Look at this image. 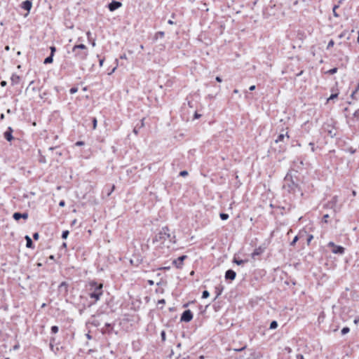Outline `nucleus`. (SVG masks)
I'll return each mask as SVG.
<instances>
[{
    "instance_id": "nucleus-1",
    "label": "nucleus",
    "mask_w": 359,
    "mask_h": 359,
    "mask_svg": "<svg viewBox=\"0 0 359 359\" xmlns=\"http://www.w3.org/2000/svg\"><path fill=\"white\" fill-rule=\"evenodd\" d=\"M74 57L79 61L84 60L88 55L87 47L84 44L75 45L72 49Z\"/></svg>"
},
{
    "instance_id": "nucleus-2",
    "label": "nucleus",
    "mask_w": 359,
    "mask_h": 359,
    "mask_svg": "<svg viewBox=\"0 0 359 359\" xmlns=\"http://www.w3.org/2000/svg\"><path fill=\"white\" fill-rule=\"evenodd\" d=\"M283 187L289 192L294 191L297 187V184L294 181L292 175L290 173H287L285 177Z\"/></svg>"
},
{
    "instance_id": "nucleus-3",
    "label": "nucleus",
    "mask_w": 359,
    "mask_h": 359,
    "mask_svg": "<svg viewBox=\"0 0 359 359\" xmlns=\"http://www.w3.org/2000/svg\"><path fill=\"white\" fill-rule=\"evenodd\" d=\"M175 238V236L171 237L170 234V230L167 226L163 227L158 234L156 236V241H165L169 239L170 242L175 243L173 240Z\"/></svg>"
},
{
    "instance_id": "nucleus-4",
    "label": "nucleus",
    "mask_w": 359,
    "mask_h": 359,
    "mask_svg": "<svg viewBox=\"0 0 359 359\" xmlns=\"http://www.w3.org/2000/svg\"><path fill=\"white\" fill-rule=\"evenodd\" d=\"M92 286H95V290L93 292L90 293V298L95 299V300L97 302L100 299V297L102 295V284H98L97 285L96 283H91Z\"/></svg>"
},
{
    "instance_id": "nucleus-5",
    "label": "nucleus",
    "mask_w": 359,
    "mask_h": 359,
    "mask_svg": "<svg viewBox=\"0 0 359 359\" xmlns=\"http://www.w3.org/2000/svg\"><path fill=\"white\" fill-rule=\"evenodd\" d=\"M327 207L330 209H332L334 212H337L340 209V206L338 205V197L334 196L332 198V199L328 202Z\"/></svg>"
},
{
    "instance_id": "nucleus-6",
    "label": "nucleus",
    "mask_w": 359,
    "mask_h": 359,
    "mask_svg": "<svg viewBox=\"0 0 359 359\" xmlns=\"http://www.w3.org/2000/svg\"><path fill=\"white\" fill-rule=\"evenodd\" d=\"M193 318V314L190 310H186L183 312L181 316V321L189 322Z\"/></svg>"
},
{
    "instance_id": "nucleus-7",
    "label": "nucleus",
    "mask_w": 359,
    "mask_h": 359,
    "mask_svg": "<svg viewBox=\"0 0 359 359\" xmlns=\"http://www.w3.org/2000/svg\"><path fill=\"white\" fill-rule=\"evenodd\" d=\"M121 3L119 1H112L109 5L108 8L110 11H114L121 6Z\"/></svg>"
},
{
    "instance_id": "nucleus-8",
    "label": "nucleus",
    "mask_w": 359,
    "mask_h": 359,
    "mask_svg": "<svg viewBox=\"0 0 359 359\" xmlns=\"http://www.w3.org/2000/svg\"><path fill=\"white\" fill-rule=\"evenodd\" d=\"M187 258V256L186 255H182V256H180L177 259L174 260L173 261V263L175 264V265L177 267V268H180L182 264H183V262L184 260Z\"/></svg>"
},
{
    "instance_id": "nucleus-9",
    "label": "nucleus",
    "mask_w": 359,
    "mask_h": 359,
    "mask_svg": "<svg viewBox=\"0 0 359 359\" xmlns=\"http://www.w3.org/2000/svg\"><path fill=\"white\" fill-rule=\"evenodd\" d=\"M236 272L231 269L227 270L225 273V278L229 279L231 280H234L236 278Z\"/></svg>"
},
{
    "instance_id": "nucleus-10",
    "label": "nucleus",
    "mask_w": 359,
    "mask_h": 359,
    "mask_svg": "<svg viewBox=\"0 0 359 359\" xmlns=\"http://www.w3.org/2000/svg\"><path fill=\"white\" fill-rule=\"evenodd\" d=\"M13 129L11 127H8V130L4 133V137L8 141L11 142L13 137L12 135Z\"/></svg>"
},
{
    "instance_id": "nucleus-11",
    "label": "nucleus",
    "mask_w": 359,
    "mask_h": 359,
    "mask_svg": "<svg viewBox=\"0 0 359 359\" xmlns=\"http://www.w3.org/2000/svg\"><path fill=\"white\" fill-rule=\"evenodd\" d=\"M32 6V3L29 0H26V1H23L22 3V6H21V7L23 9L27 11L28 12L31 10Z\"/></svg>"
},
{
    "instance_id": "nucleus-12",
    "label": "nucleus",
    "mask_w": 359,
    "mask_h": 359,
    "mask_svg": "<svg viewBox=\"0 0 359 359\" xmlns=\"http://www.w3.org/2000/svg\"><path fill=\"white\" fill-rule=\"evenodd\" d=\"M344 248L340 245L334 246V248L332 250V252L334 254L343 255L344 253Z\"/></svg>"
},
{
    "instance_id": "nucleus-13",
    "label": "nucleus",
    "mask_w": 359,
    "mask_h": 359,
    "mask_svg": "<svg viewBox=\"0 0 359 359\" xmlns=\"http://www.w3.org/2000/svg\"><path fill=\"white\" fill-rule=\"evenodd\" d=\"M13 217L14 218V219L15 220H19L21 218H23V219H27L28 217V214L27 213H20V212H15L13 215Z\"/></svg>"
},
{
    "instance_id": "nucleus-14",
    "label": "nucleus",
    "mask_w": 359,
    "mask_h": 359,
    "mask_svg": "<svg viewBox=\"0 0 359 359\" xmlns=\"http://www.w3.org/2000/svg\"><path fill=\"white\" fill-rule=\"evenodd\" d=\"M285 137L287 139L289 138V135H287V132L285 133H280V134H279L278 135L277 138L276 139L275 142L276 143H278V142H283L284 139L285 138Z\"/></svg>"
},
{
    "instance_id": "nucleus-15",
    "label": "nucleus",
    "mask_w": 359,
    "mask_h": 359,
    "mask_svg": "<svg viewBox=\"0 0 359 359\" xmlns=\"http://www.w3.org/2000/svg\"><path fill=\"white\" fill-rule=\"evenodd\" d=\"M20 76L17 74H13L11 77L12 85H16L20 82Z\"/></svg>"
},
{
    "instance_id": "nucleus-16",
    "label": "nucleus",
    "mask_w": 359,
    "mask_h": 359,
    "mask_svg": "<svg viewBox=\"0 0 359 359\" xmlns=\"http://www.w3.org/2000/svg\"><path fill=\"white\" fill-rule=\"evenodd\" d=\"M26 246L27 248H32L33 246V242L29 236H25Z\"/></svg>"
},
{
    "instance_id": "nucleus-17",
    "label": "nucleus",
    "mask_w": 359,
    "mask_h": 359,
    "mask_svg": "<svg viewBox=\"0 0 359 359\" xmlns=\"http://www.w3.org/2000/svg\"><path fill=\"white\" fill-rule=\"evenodd\" d=\"M263 252V249L261 248H258L254 250V252L252 254V257H255V256L259 255Z\"/></svg>"
},
{
    "instance_id": "nucleus-18",
    "label": "nucleus",
    "mask_w": 359,
    "mask_h": 359,
    "mask_svg": "<svg viewBox=\"0 0 359 359\" xmlns=\"http://www.w3.org/2000/svg\"><path fill=\"white\" fill-rule=\"evenodd\" d=\"M164 35H165L164 32H161V31L158 32L155 34L154 39L157 40L158 38H163L164 36Z\"/></svg>"
},
{
    "instance_id": "nucleus-19",
    "label": "nucleus",
    "mask_w": 359,
    "mask_h": 359,
    "mask_svg": "<svg viewBox=\"0 0 359 359\" xmlns=\"http://www.w3.org/2000/svg\"><path fill=\"white\" fill-rule=\"evenodd\" d=\"M53 56L50 55V56L47 57L44 60L43 63H44V64H49V63H52V62H53Z\"/></svg>"
},
{
    "instance_id": "nucleus-20",
    "label": "nucleus",
    "mask_w": 359,
    "mask_h": 359,
    "mask_svg": "<svg viewBox=\"0 0 359 359\" xmlns=\"http://www.w3.org/2000/svg\"><path fill=\"white\" fill-rule=\"evenodd\" d=\"M278 327V323L276 320H273L270 324V329L274 330Z\"/></svg>"
},
{
    "instance_id": "nucleus-21",
    "label": "nucleus",
    "mask_w": 359,
    "mask_h": 359,
    "mask_svg": "<svg viewBox=\"0 0 359 359\" xmlns=\"http://www.w3.org/2000/svg\"><path fill=\"white\" fill-rule=\"evenodd\" d=\"M246 262H247L246 260L237 259L236 258H234V259H233V262L236 263L238 265H241L242 264H243V263H245Z\"/></svg>"
},
{
    "instance_id": "nucleus-22",
    "label": "nucleus",
    "mask_w": 359,
    "mask_h": 359,
    "mask_svg": "<svg viewBox=\"0 0 359 359\" xmlns=\"http://www.w3.org/2000/svg\"><path fill=\"white\" fill-rule=\"evenodd\" d=\"M338 69L337 67L332 68L326 72V74H334L337 72Z\"/></svg>"
},
{
    "instance_id": "nucleus-23",
    "label": "nucleus",
    "mask_w": 359,
    "mask_h": 359,
    "mask_svg": "<svg viewBox=\"0 0 359 359\" xmlns=\"http://www.w3.org/2000/svg\"><path fill=\"white\" fill-rule=\"evenodd\" d=\"M219 217L222 220H226L229 218V215L226 213H220Z\"/></svg>"
},
{
    "instance_id": "nucleus-24",
    "label": "nucleus",
    "mask_w": 359,
    "mask_h": 359,
    "mask_svg": "<svg viewBox=\"0 0 359 359\" xmlns=\"http://www.w3.org/2000/svg\"><path fill=\"white\" fill-rule=\"evenodd\" d=\"M350 331L349 328L348 327H345L341 330V334L344 335L347 333H348Z\"/></svg>"
},
{
    "instance_id": "nucleus-25",
    "label": "nucleus",
    "mask_w": 359,
    "mask_h": 359,
    "mask_svg": "<svg viewBox=\"0 0 359 359\" xmlns=\"http://www.w3.org/2000/svg\"><path fill=\"white\" fill-rule=\"evenodd\" d=\"M58 330H59V328L57 326H56V325L52 326V327H51L52 333L56 334L58 332Z\"/></svg>"
},
{
    "instance_id": "nucleus-26",
    "label": "nucleus",
    "mask_w": 359,
    "mask_h": 359,
    "mask_svg": "<svg viewBox=\"0 0 359 359\" xmlns=\"http://www.w3.org/2000/svg\"><path fill=\"white\" fill-rule=\"evenodd\" d=\"M69 231L66 230V231H64L62 233V238L63 239H66L67 237H68V235H69Z\"/></svg>"
},
{
    "instance_id": "nucleus-27",
    "label": "nucleus",
    "mask_w": 359,
    "mask_h": 359,
    "mask_svg": "<svg viewBox=\"0 0 359 359\" xmlns=\"http://www.w3.org/2000/svg\"><path fill=\"white\" fill-rule=\"evenodd\" d=\"M210 296V293L207 290H204L202 294V298H208Z\"/></svg>"
},
{
    "instance_id": "nucleus-28",
    "label": "nucleus",
    "mask_w": 359,
    "mask_h": 359,
    "mask_svg": "<svg viewBox=\"0 0 359 359\" xmlns=\"http://www.w3.org/2000/svg\"><path fill=\"white\" fill-rule=\"evenodd\" d=\"M338 96V94L337 93H334V94H332L330 97L327 99V101H330V100H332L336 97H337Z\"/></svg>"
},
{
    "instance_id": "nucleus-29",
    "label": "nucleus",
    "mask_w": 359,
    "mask_h": 359,
    "mask_svg": "<svg viewBox=\"0 0 359 359\" xmlns=\"http://www.w3.org/2000/svg\"><path fill=\"white\" fill-rule=\"evenodd\" d=\"M299 239V237L297 236H296L294 239L292 240V241L290 243V245L293 246L295 245L296 242L298 241Z\"/></svg>"
},
{
    "instance_id": "nucleus-30",
    "label": "nucleus",
    "mask_w": 359,
    "mask_h": 359,
    "mask_svg": "<svg viewBox=\"0 0 359 359\" xmlns=\"http://www.w3.org/2000/svg\"><path fill=\"white\" fill-rule=\"evenodd\" d=\"M334 44V42L333 40H330L327 44V49H329L331 47H332Z\"/></svg>"
},
{
    "instance_id": "nucleus-31",
    "label": "nucleus",
    "mask_w": 359,
    "mask_h": 359,
    "mask_svg": "<svg viewBox=\"0 0 359 359\" xmlns=\"http://www.w3.org/2000/svg\"><path fill=\"white\" fill-rule=\"evenodd\" d=\"M77 91H78V88H72L69 90V93H70L71 94H74V93H76Z\"/></svg>"
},
{
    "instance_id": "nucleus-32",
    "label": "nucleus",
    "mask_w": 359,
    "mask_h": 359,
    "mask_svg": "<svg viewBox=\"0 0 359 359\" xmlns=\"http://www.w3.org/2000/svg\"><path fill=\"white\" fill-rule=\"evenodd\" d=\"M188 175V172L186 170H182L180 172V175L182 177H185Z\"/></svg>"
},
{
    "instance_id": "nucleus-33",
    "label": "nucleus",
    "mask_w": 359,
    "mask_h": 359,
    "mask_svg": "<svg viewBox=\"0 0 359 359\" xmlns=\"http://www.w3.org/2000/svg\"><path fill=\"white\" fill-rule=\"evenodd\" d=\"M55 50H56L55 47V46H51L50 47V55L53 56Z\"/></svg>"
},
{
    "instance_id": "nucleus-34",
    "label": "nucleus",
    "mask_w": 359,
    "mask_h": 359,
    "mask_svg": "<svg viewBox=\"0 0 359 359\" xmlns=\"http://www.w3.org/2000/svg\"><path fill=\"white\" fill-rule=\"evenodd\" d=\"M162 341H165V331H162L161 333Z\"/></svg>"
},
{
    "instance_id": "nucleus-35",
    "label": "nucleus",
    "mask_w": 359,
    "mask_h": 359,
    "mask_svg": "<svg viewBox=\"0 0 359 359\" xmlns=\"http://www.w3.org/2000/svg\"><path fill=\"white\" fill-rule=\"evenodd\" d=\"M338 8H339V6H334L333 7V11H333L334 15L336 16V17L338 16V15L336 13L337 12L336 9Z\"/></svg>"
},
{
    "instance_id": "nucleus-36",
    "label": "nucleus",
    "mask_w": 359,
    "mask_h": 359,
    "mask_svg": "<svg viewBox=\"0 0 359 359\" xmlns=\"http://www.w3.org/2000/svg\"><path fill=\"white\" fill-rule=\"evenodd\" d=\"M93 129H95L97 127V119L95 118H93Z\"/></svg>"
},
{
    "instance_id": "nucleus-37",
    "label": "nucleus",
    "mask_w": 359,
    "mask_h": 359,
    "mask_svg": "<svg viewBox=\"0 0 359 359\" xmlns=\"http://www.w3.org/2000/svg\"><path fill=\"white\" fill-rule=\"evenodd\" d=\"M33 238H34V240H38V239H39V233H34L33 234Z\"/></svg>"
},
{
    "instance_id": "nucleus-38",
    "label": "nucleus",
    "mask_w": 359,
    "mask_h": 359,
    "mask_svg": "<svg viewBox=\"0 0 359 359\" xmlns=\"http://www.w3.org/2000/svg\"><path fill=\"white\" fill-rule=\"evenodd\" d=\"M327 245L329 247L332 248V249L334 248V246H336V245L333 242H332V241L329 242Z\"/></svg>"
},
{
    "instance_id": "nucleus-39",
    "label": "nucleus",
    "mask_w": 359,
    "mask_h": 359,
    "mask_svg": "<svg viewBox=\"0 0 359 359\" xmlns=\"http://www.w3.org/2000/svg\"><path fill=\"white\" fill-rule=\"evenodd\" d=\"M245 348V346H243V347H242L241 348H235L234 351H236V352H239V351H242Z\"/></svg>"
},
{
    "instance_id": "nucleus-40",
    "label": "nucleus",
    "mask_w": 359,
    "mask_h": 359,
    "mask_svg": "<svg viewBox=\"0 0 359 359\" xmlns=\"http://www.w3.org/2000/svg\"><path fill=\"white\" fill-rule=\"evenodd\" d=\"M83 144H84V142H82V141H79V142H77L76 143V146H82V145H83Z\"/></svg>"
},
{
    "instance_id": "nucleus-41",
    "label": "nucleus",
    "mask_w": 359,
    "mask_h": 359,
    "mask_svg": "<svg viewBox=\"0 0 359 359\" xmlns=\"http://www.w3.org/2000/svg\"><path fill=\"white\" fill-rule=\"evenodd\" d=\"M329 217V215L327 214L323 216V220L325 222H327V218Z\"/></svg>"
},
{
    "instance_id": "nucleus-42",
    "label": "nucleus",
    "mask_w": 359,
    "mask_h": 359,
    "mask_svg": "<svg viewBox=\"0 0 359 359\" xmlns=\"http://www.w3.org/2000/svg\"><path fill=\"white\" fill-rule=\"evenodd\" d=\"M313 236L312 235H310L307 239V243L308 244H309V243L311 241V240L313 239Z\"/></svg>"
},
{
    "instance_id": "nucleus-43",
    "label": "nucleus",
    "mask_w": 359,
    "mask_h": 359,
    "mask_svg": "<svg viewBox=\"0 0 359 359\" xmlns=\"http://www.w3.org/2000/svg\"><path fill=\"white\" fill-rule=\"evenodd\" d=\"M59 205L61 206V207H64L65 205V202L64 201H61L59 203Z\"/></svg>"
},
{
    "instance_id": "nucleus-44",
    "label": "nucleus",
    "mask_w": 359,
    "mask_h": 359,
    "mask_svg": "<svg viewBox=\"0 0 359 359\" xmlns=\"http://www.w3.org/2000/svg\"><path fill=\"white\" fill-rule=\"evenodd\" d=\"M0 84H1V86L5 87L6 86L7 83L5 81H2Z\"/></svg>"
},
{
    "instance_id": "nucleus-45",
    "label": "nucleus",
    "mask_w": 359,
    "mask_h": 359,
    "mask_svg": "<svg viewBox=\"0 0 359 359\" xmlns=\"http://www.w3.org/2000/svg\"><path fill=\"white\" fill-rule=\"evenodd\" d=\"M354 116L356 117V118H359V110H357L355 113H354Z\"/></svg>"
},
{
    "instance_id": "nucleus-46",
    "label": "nucleus",
    "mask_w": 359,
    "mask_h": 359,
    "mask_svg": "<svg viewBox=\"0 0 359 359\" xmlns=\"http://www.w3.org/2000/svg\"><path fill=\"white\" fill-rule=\"evenodd\" d=\"M86 35H87L88 39V40H90V36H91V33H90V32H88L86 33Z\"/></svg>"
},
{
    "instance_id": "nucleus-47",
    "label": "nucleus",
    "mask_w": 359,
    "mask_h": 359,
    "mask_svg": "<svg viewBox=\"0 0 359 359\" xmlns=\"http://www.w3.org/2000/svg\"><path fill=\"white\" fill-rule=\"evenodd\" d=\"M199 117H201V114H198V113H195L194 114V118H198Z\"/></svg>"
},
{
    "instance_id": "nucleus-48",
    "label": "nucleus",
    "mask_w": 359,
    "mask_h": 359,
    "mask_svg": "<svg viewBox=\"0 0 359 359\" xmlns=\"http://www.w3.org/2000/svg\"><path fill=\"white\" fill-rule=\"evenodd\" d=\"M297 359H304V357L302 355L299 354L297 355Z\"/></svg>"
},
{
    "instance_id": "nucleus-49",
    "label": "nucleus",
    "mask_w": 359,
    "mask_h": 359,
    "mask_svg": "<svg viewBox=\"0 0 359 359\" xmlns=\"http://www.w3.org/2000/svg\"><path fill=\"white\" fill-rule=\"evenodd\" d=\"M148 283L149 285H153L154 284V282L151 280H148Z\"/></svg>"
},
{
    "instance_id": "nucleus-50",
    "label": "nucleus",
    "mask_w": 359,
    "mask_h": 359,
    "mask_svg": "<svg viewBox=\"0 0 359 359\" xmlns=\"http://www.w3.org/2000/svg\"><path fill=\"white\" fill-rule=\"evenodd\" d=\"M215 79H216V81H218V82H222V80L221 77H219V76H217Z\"/></svg>"
},
{
    "instance_id": "nucleus-51",
    "label": "nucleus",
    "mask_w": 359,
    "mask_h": 359,
    "mask_svg": "<svg viewBox=\"0 0 359 359\" xmlns=\"http://www.w3.org/2000/svg\"><path fill=\"white\" fill-rule=\"evenodd\" d=\"M255 89V86H251L249 88L250 90H254Z\"/></svg>"
},
{
    "instance_id": "nucleus-52",
    "label": "nucleus",
    "mask_w": 359,
    "mask_h": 359,
    "mask_svg": "<svg viewBox=\"0 0 359 359\" xmlns=\"http://www.w3.org/2000/svg\"><path fill=\"white\" fill-rule=\"evenodd\" d=\"M91 45L93 47H95L96 43H95V40H93L92 42H91Z\"/></svg>"
},
{
    "instance_id": "nucleus-53",
    "label": "nucleus",
    "mask_w": 359,
    "mask_h": 359,
    "mask_svg": "<svg viewBox=\"0 0 359 359\" xmlns=\"http://www.w3.org/2000/svg\"><path fill=\"white\" fill-rule=\"evenodd\" d=\"M103 62H104V59H101V60H100V67H102V66Z\"/></svg>"
},
{
    "instance_id": "nucleus-54",
    "label": "nucleus",
    "mask_w": 359,
    "mask_h": 359,
    "mask_svg": "<svg viewBox=\"0 0 359 359\" xmlns=\"http://www.w3.org/2000/svg\"><path fill=\"white\" fill-rule=\"evenodd\" d=\"M309 145H310V146H311V150H312L313 151H314L313 143H311H311L309 144Z\"/></svg>"
},
{
    "instance_id": "nucleus-55",
    "label": "nucleus",
    "mask_w": 359,
    "mask_h": 359,
    "mask_svg": "<svg viewBox=\"0 0 359 359\" xmlns=\"http://www.w3.org/2000/svg\"><path fill=\"white\" fill-rule=\"evenodd\" d=\"M168 23L169 25H173V24H174V22H173L172 20H169L168 21Z\"/></svg>"
},
{
    "instance_id": "nucleus-56",
    "label": "nucleus",
    "mask_w": 359,
    "mask_h": 359,
    "mask_svg": "<svg viewBox=\"0 0 359 359\" xmlns=\"http://www.w3.org/2000/svg\"><path fill=\"white\" fill-rule=\"evenodd\" d=\"M5 50H7V51H8V50H10V47H9V46H6L5 47Z\"/></svg>"
},
{
    "instance_id": "nucleus-57",
    "label": "nucleus",
    "mask_w": 359,
    "mask_h": 359,
    "mask_svg": "<svg viewBox=\"0 0 359 359\" xmlns=\"http://www.w3.org/2000/svg\"><path fill=\"white\" fill-rule=\"evenodd\" d=\"M121 59H126L127 57H126V55H123L121 56Z\"/></svg>"
},
{
    "instance_id": "nucleus-58",
    "label": "nucleus",
    "mask_w": 359,
    "mask_h": 359,
    "mask_svg": "<svg viewBox=\"0 0 359 359\" xmlns=\"http://www.w3.org/2000/svg\"><path fill=\"white\" fill-rule=\"evenodd\" d=\"M358 322H359V318H358V319H355V320H354V323H355V324H357Z\"/></svg>"
},
{
    "instance_id": "nucleus-59",
    "label": "nucleus",
    "mask_w": 359,
    "mask_h": 359,
    "mask_svg": "<svg viewBox=\"0 0 359 359\" xmlns=\"http://www.w3.org/2000/svg\"><path fill=\"white\" fill-rule=\"evenodd\" d=\"M0 118H1V119H4V114H1V117H0Z\"/></svg>"
},
{
    "instance_id": "nucleus-60",
    "label": "nucleus",
    "mask_w": 359,
    "mask_h": 359,
    "mask_svg": "<svg viewBox=\"0 0 359 359\" xmlns=\"http://www.w3.org/2000/svg\"><path fill=\"white\" fill-rule=\"evenodd\" d=\"M233 93H238V90L237 89H235V90H233Z\"/></svg>"
},
{
    "instance_id": "nucleus-61",
    "label": "nucleus",
    "mask_w": 359,
    "mask_h": 359,
    "mask_svg": "<svg viewBox=\"0 0 359 359\" xmlns=\"http://www.w3.org/2000/svg\"><path fill=\"white\" fill-rule=\"evenodd\" d=\"M6 112H7L8 114H11V109H7V111H6Z\"/></svg>"
},
{
    "instance_id": "nucleus-62",
    "label": "nucleus",
    "mask_w": 359,
    "mask_h": 359,
    "mask_svg": "<svg viewBox=\"0 0 359 359\" xmlns=\"http://www.w3.org/2000/svg\"><path fill=\"white\" fill-rule=\"evenodd\" d=\"M133 132L134 133L137 134V130L135 128L133 130Z\"/></svg>"
},
{
    "instance_id": "nucleus-63",
    "label": "nucleus",
    "mask_w": 359,
    "mask_h": 359,
    "mask_svg": "<svg viewBox=\"0 0 359 359\" xmlns=\"http://www.w3.org/2000/svg\"><path fill=\"white\" fill-rule=\"evenodd\" d=\"M164 302H165L164 299H162V300L159 301V303H164Z\"/></svg>"
},
{
    "instance_id": "nucleus-64",
    "label": "nucleus",
    "mask_w": 359,
    "mask_h": 359,
    "mask_svg": "<svg viewBox=\"0 0 359 359\" xmlns=\"http://www.w3.org/2000/svg\"><path fill=\"white\" fill-rule=\"evenodd\" d=\"M358 43H359V32H358V39H357Z\"/></svg>"
}]
</instances>
